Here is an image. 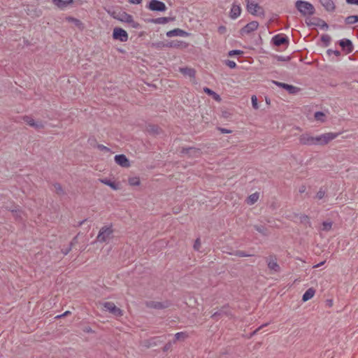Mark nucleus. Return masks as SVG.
Returning <instances> with one entry per match:
<instances>
[{
    "label": "nucleus",
    "mask_w": 358,
    "mask_h": 358,
    "mask_svg": "<svg viewBox=\"0 0 358 358\" xmlns=\"http://www.w3.org/2000/svg\"><path fill=\"white\" fill-rule=\"evenodd\" d=\"M22 120L29 127L36 129H44L45 124L43 121H36L29 115H24L22 117Z\"/></svg>",
    "instance_id": "obj_16"
},
{
    "label": "nucleus",
    "mask_w": 358,
    "mask_h": 358,
    "mask_svg": "<svg viewBox=\"0 0 358 358\" xmlns=\"http://www.w3.org/2000/svg\"><path fill=\"white\" fill-rule=\"evenodd\" d=\"M247 11L254 16L264 17L265 11L262 6L257 2V0H245Z\"/></svg>",
    "instance_id": "obj_3"
},
{
    "label": "nucleus",
    "mask_w": 358,
    "mask_h": 358,
    "mask_svg": "<svg viewBox=\"0 0 358 358\" xmlns=\"http://www.w3.org/2000/svg\"><path fill=\"white\" fill-rule=\"evenodd\" d=\"M216 129L218 130L221 134H231L233 132L232 130H231L229 129L224 128L222 127H217Z\"/></svg>",
    "instance_id": "obj_58"
},
{
    "label": "nucleus",
    "mask_w": 358,
    "mask_h": 358,
    "mask_svg": "<svg viewBox=\"0 0 358 358\" xmlns=\"http://www.w3.org/2000/svg\"><path fill=\"white\" fill-rule=\"evenodd\" d=\"M224 62L231 69H235L237 68L236 63L233 60L226 59Z\"/></svg>",
    "instance_id": "obj_54"
},
{
    "label": "nucleus",
    "mask_w": 358,
    "mask_h": 358,
    "mask_svg": "<svg viewBox=\"0 0 358 358\" xmlns=\"http://www.w3.org/2000/svg\"><path fill=\"white\" fill-rule=\"evenodd\" d=\"M151 47L158 50H162L164 48H168V41H157L155 43H152Z\"/></svg>",
    "instance_id": "obj_42"
},
{
    "label": "nucleus",
    "mask_w": 358,
    "mask_h": 358,
    "mask_svg": "<svg viewBox=\"0 0 358 358\" xmlns=\"http://www.w3.org/2000/svg\"><path fill=\"white\" fill-rule=\"evenodd\" d=\"M189 43L180 40L168 41V48L184 50L187 48Z\"/></svg>",
    "instance_id": "obj_22"
},
{
    "label": "nucleus",
    "mask_w": 358,
    "mask_h": 358,
    "mask_svg": "<svg viewBox=\"0 0 358 358\" xmlns=\"http://www.w3.org/2000/svg\"><path fill=\"white\" fill-rule=\"evenodd\" d=\"M244 54V52L241 50L234 49L229 50L227 53L228 57H235L236 55H243Z\"/></svg>",
    "instance_id": "obj_51"
},
{
    "label": "nucleus",
    "mask_w": 358,
    "mask_h": 358,
    "mask_svg": "<svg viewBox=\"0 0 358 358\" xmlns=\"http://www.w3.org/2000/svg\"><path fill=\"white\" fill-rule=\"evenodd\" d=\"M103 308L113 314L115 317H122L124 311L120 308L117 307L113 302L106 301L103 303Z\"/></svg>",
    "instance_id": "obj_10"
},
{
    "label": "nucleus",
    "mask_w": 358,
    "mask_h": 358,
    "mask_svg": "<svg viewBox=\"0 0 358 358\" xmlns=\"http://www.w3.org/2000/svg\"><path fill=\"white\" fill-rule=\"evenodd\" d=\"M294 217L299 218L300 224L308 227H312V222L310 218L308 215L302 213H294Z\"/></svg>",
    "instance_id": "obj_27"
},
{
    "label": "nucleus",
    "mask_w": 358,
    "mask_h": 358,
    "mask_svg": "<svg viewBox=\"0 0 358 358\" xmlns=\"http://www.w3.org/2000/svg\"><path fill=\"white\" fill-rule=\"evenodd\" d=\"M189 336L187 331H179L174 334V338L172 341L174 343L177 341H185Z\"/></svg>",
    "instance_id": "obj_37"
},
{
    "label": "nucleus",
    "mask_w": 358,
    "mask_h": 358,
    "mask_svg": "<svg viewBox=\"0 0 358 358\" xmlns=\"http://www.w3.org/2000/svg\"><path fill=\"white\" fill-rule=\"evenodd\" d=\"M115 162L122 168H128L131 166L129 159L124 154H118L114 157Z\"/></svg>",
    "instance_id": "obj_18"
},
{
    "label": "nucleus",
    "mask_w": 358,
    "mask_h": 358,
    "mask_svg": "<svg viewBox=\"0 0 358 358\" xmlns=\"http://www.w3.org/2000/svg\"><path fill=\"white\" fill-rule=\"evenodd\" d=\"M327 54L329 56H331V55H334L336 57H339L341 55V52L338 50H332V49H328L327 50Z\"/></svg>",
    "instance_id": "obj_57"
},
{
    "label": "nucleus",
    "mask_w": 358,
    "mask_h": 358,
    "mask_svg": "<svg viewBox=\"0 0 358 358\" xmlns=\"http://www.w3.org/2000/svg\"><path fill=\"white\" fill-rule=\"evenodd\" d=\"M203 91L205 94H206L208 96H210L213 100L215 101L220 103L222 101V98L219 94L213 91L212 89L204 87L203 89Z\"/></svg>",
    "instance_id": "obj_28"
},
{
    "label": "nucleus",
    "mask_w": 358,
    "mask_h": 358,
    "mask_svg": "<svg viewBox=\"0 0 358 358\" xmlns=\"http://www.w3.org/2000/svg\"><path fill=\"white\" fill-rule=\"evenodd\" d=\"M176 17H160L157 18H148L145 21L148 23H152L157 24H165L169 22L174 21Z\"/></svg>",
    "instance_id": "obj_21"
},
{
    "label": "nucleus",
    "mask_w": 358,
    "mask_h": 358,
    "mask_svg": "<svg viewBox=\"0 0 358 358\" xmlns=\"http://www.w3.org/2000/svg\"><path fill=\"white\" fill-rule=\"evenodd\" d=\"M320 41L324 47H328L331 43V38L328 34H323L320 37Z\"/></svg>",
    "instance_id": "obj_46"
},
{
    "label": "nucleus",
    "mask_w": 358,
    "mask_h": 358,
    "mask_svg": "<svg viewBox=\"0 0 358 358\" xmlns=\"http://www.w3.org/2000/svg\"><path fill=\"white\" fill-rule=\"evenodd\" d=\"M201 245V238H200V237H198L195 239L194 245H193L194 250H195L196 252H199Z\"/></svg>",
    "instance_id": "obj_53"
},
{
    "label": "nucleus",
    "mask_w": 358,
    "mask_h": 358,
    "mask_svg": "<svg viewBox=\"0 0 358 358\" xmlns=\"http://www.w3.org/2000/svg\"><path fill=\"white\" fill-rule=\"evenodd\" d=\"M65 20L69 23L73 24L80 31H83L85 28V24L80 20L73 16H66Z\"/></svg>",
    "instance_id": "obj_25"
},
{
    "label": "nucleus",
    "mask_w": 358,
    "mask_h": 358,
    "mask_svg": "<svg viewBox=\"0 0 358 358\" xmlns=\"http://www.w3.org/2000/svg\"><path fill=\"white\" fill-rule=\"evenodd\" d=\"M235 255L239 257H249L253 256V255L244 250H236Z\"/></svg>",
    "instance_id": "obj_52"
},
{
    "label": "nucleus",
    "mask_w": 358,
    "mask_h": 358,
    "mask_svg": "<svg viewBox=\"0 0 358 358\" xmlns=\"http://www.w3.org/2000/svg\"><path fill=\"white\" fill-rule=\"evenodd\" d=\"M52 3L59 10H64L68 6H72L74 0H51Z\"/></svg>",
    "instance_id": "obj_24"
},
{
    "label": "nucleus",
    "mask_w": 358,
    "mask_h": 358,
    "mask_svg": "<svg viewBox=\"0 0 358 358\" xmlns=\"http://www.w3.org/2000/svg\"><path fill=\"white\" fill-rule=\"evenodd\" d=\"M296 9L303 16H311L315 13L314 6L309 1L305 0H297L295 2Z\"/></svg>",
    "instance_id": "obj_2"
},
{
    "label": "nucleus",
    "mask_w": 358,
    "mask_h": 358,
    "mask_svg": "<svg viewBox=\"0 0 358 358\" xmlns=\"http://www.w3.org/2000/svg\"><path fill=\"white\" fill-rule=\"evenodd\" d=\"M128 21L127 22V24L130 25L132 28L140 29L142 28V25L138 23V22H136L134 20L133 16L131 15L130 17H128Z\"/></svg>",
    "instance_id": "obj_43"
},
{
    "label": "nucleus",
    "mask_w": 358,
    "mask_h": 358,
    "mask_svg": "<svg viewBox=\"0 0 358 358\" xmlns=\"http://www.w3.org/2000/svg\"><path fill=\"white\" fill-rule=\"evenodd\" d=\"M192 35L191 33L187 32L180 28H175L173 29L166 31V36L169 38L180 36V37H188Z\"/></svg>",
    "instance_id": "obj_19"
},
{
    "label": "nucleus",
    "mask_w": 358,
    "mask_h": 358,
    "mask_svg": "<svg viewBox=\"0 0 358 358\" xmlns=\"http://www.w3.org/2000/svg\"><path fill=\"white\" fill-rule=\"evenodd\" d=\"M166 339V336L164 335L160 336H153L149 338L147 341V346L148 348L155 347L159 345L160 343H163Z\"/></svg>",
    "instance_id": "obj_26"
},
{
    "label": "nucleus",
    "mask_w": 358,
    "mask_h": 358,
    "mask_svg": "<svg viewBox=\"0 0 358 358\" xmlns=\"http://www.w3.org/2000/svg\"><path fill=\"white\" fill-rule=\"evenodd\" d=\"M217 310L210 315V318L215 322H217L224 317H229L232 315V312L228 303L223 305L220 308H217Z\"/></svg>",
    "instance_id": "obj_6"
},
{
    "label": "nucleus",
    "mask_w": 358,
    "mask_h": 358,
    "mask_svg": "<svg viewBox=\"0 0 358 358\" xmlns=\"http://www.w3.org/2000/svg\"><path fill=\"white\" fill-rule=\"evenodd\" d=\"M112 38L114 41L127 42L129 39V34L123 28L115 27L113 29Z\"/></svg>",
    "instance_id": "obj_8"
},
{
    "label": "nucleus",
    "mask_w": 358,
    "mask_h": 358,
    "mask_svg": "<svg viewBox=\"0 0 358 358\" xmlns=\"http://www.w3.org/2000/svg\"><path fill=\"white\" fill-rule=\"evenodd\" d=\"M333 225V222L331 220H324L322 222V230L324 231H329Z\"/></svg>",
    "instance_id": "obj_49"
},
{
    "label": "nucleus",
    "mask_w": 358,
    "mask_h": 358,
    "mask_svg": "<svg viewBox=\"0 0 358 358\" xmlns=\"http://www.w3.org/2000/svg\"><path fill=\"white\" fill-rule=\"evenodd\" d=\"M101 182L105 185L108 186L113 190H118L120 189V185L116 181L112 180L111 179L105 178L100 180Z\"/></svg>",
    "instance_id": "obj_30"
},
{
    "label": "nucleus",
    "mask_w": 358,
    "mask_h": 358,
    "mask_svg": "<svg viewBox=\"0 0 358 358\" xmlns=\"http://www.w3.org/2000/svg\"><path fill=\"white\" fill-rule=\"evenodd\" d=\"M314 118L316 121L322 123L325 122L327 120L326 114L321 110L315 112Z\"/></svg>",
    "instance_id": "obj_41"
},
{
    "label": "nucleus",
    "mask_w": 358,
    "mask_h": 358,
    "mask_svg": "<svg viewBox=\"0 0 358 358\" xmlns=\"http://www.w3.org/2000/svg\"><path fill=\"white\" fill-rule=\"evenodd\" d=\"M173 344H175L172 341H169L162 348L163 352H167L172 348Z\"/></svg>",
    "instance_id": "obj_56"
},
{
    "label": "nucleus",
    "mask_w": 358,
    "mask_h": 358,
    "mask_svg": "<svg viewBox=\"0 0 358 358\" xmlns=\"http://www.w3.org/2000/svg\"><path fill=\"white\" fill-rule=\"evenodd\" d=\"M267 266L273 273H279L281 271L280 265L277 262V257L274 255H269L266 259Z\"/></svg>",
    "instance_id": "obj_15"
},
{
    "label": "nucleus",
    "mask_w": 358,
    "mask_h": 358,
    "mask_svg": "<svg viewBox=\"0 0 358 358\" xmlns=\"http://www.w3.org/2000/svg\"><path fill=\"white\" fill-rule=\"evenodd\" d=\"M327 12H334L336 9V6L333 0H318Z\"/></svg>",
    "instance_id": "obj_29"
},
{
    "label": "nucleus",
    "mask_w": 358,
    "mask_h": 358,
    "mask_svg": "<svg viewBox=\"0 0 358 358\" xmlns=\"http://www.w3.org/2000/svg\"><path fill=\"white\" fill-rule=\"evenodd\" d=\"M52 187L55 189V192L59 196L66 195V192L63 188L62 185L58 182H54L52 183Z\"/></svg>",
    "instance_id": "obj_35"
},
{
    "label": "nucleus",
    "mask_w": 358,
    "mask_h": 358,
    "mask_svg": "<svg viewBox=\"0 0 358 358\" xmlns=\"http://www.w3.org/2000/svg\"><path fill=\"white\" fill-rule=\"evenodd\" d=\"M146 131L150 136H156L163 132V130L157 125L152 123L146 126Z\"/></svg>",
    "instance_id": "obj_23"
},
{
    "label": "nucleus",
    "mask_w": 358,
    "mask_h": 358,
    "mask_svg": "<svg viewBox=\"0 0 358 358\" xmlns=\"http://www.w3.org/2000/svg\"><path fill=\"white\" fill-rule=\"evenodd\" d=\"M259 26V24L257 21H251L239 30V34L242 36H243L245 34H250L254 31L257 30Z\"/></svg>",
    "instance_id": "obj_13"
},
{
    "label": "nucleus",
    "mask_w": 358,
    "mask_h": 358,
    "mask_svg": "<svg viewBox=\"0 0 358 358\" xmlns=\"http://www.w3.org/2000/svg\"><path fill=\"white\" fill-rule=\"evenodd\" d=\"M242 13V8L241 4L236 1H234L231 4V9L229 10V16L231 20L237 19Z\"/></svg>",
    "instance_id": "obj_17"
},
{
    "label": "nucleus",
    "mask_w": 358,
    "mask_h": 358,
    "mask_svg": "<svg viewBox=\"0 0 358 358\" xmlns=\"http://www.w3.org/2000/svg\"><path fill=\"white\" fill-rule=\"evenodd\" d=\"M114 229L113 224L102 227L96 238V241L99 243H108L109 240L113 238Z\"/></svg>",
    "instance_id": "obj_1"
},
{
    "label": "nucleus",
    "mask_w": 358,
    "mask_h": 358,
    "mask_svg": "<svg viewBox=\"0 0 358 358\" xmlns=\"http://www.w3.org/2000/svg\"><path fill=\"white\" fill-rule=\"evenodd\" d=\"M271 56L278 62H289L292 59V55L282 56L275 54H271Z\"/></svg>",
    "instance_id": "obj_44"
},
{
    "label": "nucleus",
    "mask_w": 358,
    "mask_h": 358,
    "mask_svg": "<svg viewBox=\"0 0 358 358\" xmlns=\"http://www.w3.org/2000/svg\"><path fill=\"white\" fill-rule=\"evenodd\" d=\"M284 90L287 91L289 94L292 95L298 94L301 90L299 87L288 83H287L285 88Z\"/></svg>",
    "instance_id": "obj_40"
},
{
    "label": "nucleus",
    "mask_w": 358,
    "mask_h": 358,
    "mask_svg": "<svg viewBox=\"0 0 358 358\" xmlns=\"http://www.w3.org/2000/svg\"><path fill=\"white\" fill-rule=\"evenodd\" d=\"M180 157H187V158L194 159L200 157L202 155L201 148L193 146H183L179 150Z\"/></svg>",
    "instance_id": "obj_5"
},
{
    "label": "nucleus",
    "mask_w": 358,
    "mask_h": 358,
    "mask_svg": "<svg viewBox=\"0 0 358 358\" xmlns=\"http://www.w3.org/2000/svg\"><path fill=\"white\" fill-rule=\"evenodd\" d=\"M179 71L184 76H187L190 78H194L196 76V70L194 68L184 66L180 67Z\"/></svg>",
    "instance_id": "obj_31"
},
{
    "label": "nucleus",
    "mask_w": 358,
    "mask_h": 358,
    "mask_svg": "<svg viewBox=\"0 0 358 358\" xmlns=\"http://www.w3.org/2000/svg\"><path fill=\"white\" fill-rule=\"evenodd\" d=\"M259 198V193L258 192H256L252 193V194L249 195L246 198L245 203L249 206L254 205L256 202H257Z\"/></svg>",
    "instance_id": "obj_36"
},
{
    "label": "nucleus",
    "mask_w": 358,
    "mask_h": 358,
    "mask_svg": "<svg viewBox=\"0 0 358 358\" xmlns=\"http://www.w3.org/2000/svg\"><path fill=\"white\" fill-rule=\"evenodd\" d=\"M272 83L273 85H275V86H277L281 89H283V90L285 88V86L287 85V83H282V82L277 81V80H272Z\"/></svg>",
    "instance_id": "obj_60"
},
{
    "label": "nucleus",
    "mask_w": 358,
    "mask_h": 358,
    "mask_svg": "<svg viewBox=\"0 0 358 358\" xmlns=\"http://www.w3.org/2000/svg\"><path fill=\"white\" fill-rule=\"evenodd\" d=\"M313 20L316 21V27H319L321 29L327 30L329 27V24L322 19L315 17Z\"/></svg>",
    "instance_id": "obj_39"
},
{
    "label": "nucleus",
    "mask_w": 358,
    "mask_h": 358,
    "mask_svg": "<svg viewBox=\"0 0 358 358\" xmlns=\"http://www.w3.org/2000/svg\"><path fill=\"white\" fill-rule=\"evenodd\" d=\"M316 290L313 287L308 288L302 295L301 301L306 302L310 300L315 296Z\"/></svg>",
    "instance_id": "obj_33"
},
{
    "label": "nucleus",
    "mask_w": 358,
    "mask_h": 358,
    "mask_svg": "<svg viewBox=\"0 0 358 358\" xmlns=\"http://www.w3.org/2000/svg\"><path fill=\"white\" fill-rule=\"evenodd\" d=\"M128 183L130 186H139L141 180L138 176H132L128 178Z\"/></svg>",
    "instance_id": "obj_48"
},
{
    "label": "nucleus",
    "mask_w": 358,
    "mask_h": 358,
    "mask_svg": "<svg viewBox=\"0 0 358 358\" xmlns=\"http://www.w3.org/2000/svg\"><path fill=\"white\" fill-rule=\"evenodd\" d=\"M251 101L252 107L255 109H257L259 108V105L257 96L255 95H253L251 98Z\"/></svg>",
    "instance_id": "obj_59"
},
{
    "label": "nucleus",
    "mask_w": 358,
    "mask_h": 358,
    "mask_svg": "<svg viewBox=\"0 0 358 358\" xmlns=\"http://www.w3.org/2000/svg\"><path fill=\"white\" fill-rule=\"evenodd\" d=\"M340 134L341 132H329L313 136L314 145L324 146L327 145L330 141L338 137Z\"/></svg>",
    "instance_id": "obj_4"
},
{
    "label": "nucleus",
    "mask_w": 358,
    "mask_h": 358,
    "mask_svg": "<svg viewBox=\"0 0 358 358\" xmlns=\"http://www.w3.org/2000/svg\"><path fill=\"white\" fill-rule=\"evenodd\" d=\"M87 143L90 147H92L93 148H96L97 145H99V144L97 143L96 138L95 137L94 135H90L88 137Z\"/></svg>",
    "instance_id": "obj_50"
},
{
    "label": "nucleus",
    "mask_w": 358,
    "mask_h": 358,
    "mask_svg": "<svg viewBox=\"0 0 358 358\" xmlns=\"http://www.w3.org/2000/svg\"><path fill=\"white\" fill-rule=\"evenodd\" d=\"M108 13L113 19H115L121 22L124 23H127V22L128 21V17H130L131 15L127 12L120 10H108Z\"/></svg>",
    "instance_id": "obj_11"
},
{
    "label": "nucleus",
    "mask_w": 358,
    "mask_h": 358,
    "mask_svg": "<svg viewBox=\"0 0 358 358\" xmlns=\"http://www.w3.org/2000/svg\"><path fill=\"white\" fill-rule=\"evenodd\" d=\"M270 43L273 47L285 45L287 48L289 45V38L285 34H277L271 38Z\"/></svg>",
    "instance_id": "obj_7"
},
{
    "label": "nucleus",
    "mask_w": 358,
    "mask_h": 358,
    "mask_svg": "<svg viewBox=\"0 0 358 358\" xmlns=\"http://www.w3.org/2000/svg\"><path fill=\"white\" fill-rule=\"evenodd\" d=\"M145 305L149 308L163 310L169 308L171 306V302L169 300L164 301H146Z\"/></svg>",
    "instance_id": "obj_12"
},
{
    "label": "nucleus",
    "mask_w": 358,
    "mask_h": 358,
    "mask_svg": "<svg viewBox=\"0 0 358 358\" xmlns=\"http://www.w3.org/2000/svg\"><path fill=\"white\" fill-rule=\"evenodd\" d=\"M217 32L221 35L225 34L227 32V27L224 25H220L217 28Z\"/></svg>",
    "instance_id": "obj_63"
},
{
    "label": "nucleus",
    "mask_w": 358,
    "mask_h": 358,
    "mask_svg": "<svg viewBox=\"0 0 358 358\" xmlns=\"http://www.w3.org/2000/svg\"><path fill=\"white\" fill-rule=\"evenodd\" d=\"M327 188L324 187H321L319 189V191L316 193L315 196V199H317L318 200H321L324 198V196L327 195Z\"/></svg>",
    "instance_id": "obj_47"
},
{
    "label": "nucleus",
    "mask_w": 358,
    "mask_h": 358,
    "mask_svg": "<svg viewBox=\"0 0 358 358\" xmlns=\"http://www.w3.org/2000/svg\"><path fill=\"white\" fill-rule=\"evenodd\" d=\"M80 327L83 332L86 334H96V331L90 326V322L82 320L80 323Z\"/></svg>",
    "instance_id": "obj_34"
},
{
    "label": "nucleus",
    "mask_w": 358,
    "mask_h": 358,
    "mask_svg": "<svg viewBox=\"0 0 358 358\" xmlns=\"http://www.w3.org/2000/svg\"><path fill=\"white\" fill-rule=\"evenodd\" d=\"M146 8L155 12L164 13L167 10V7L164 2L159 0H150L148 2Z\"/></svg>",
    "instance_id": "obj_9"
},
{
    "label": "nucleus",
    "mask_w": 358,
    "mask_h": 358,
    "mask_svg": "<svg viewBox=\"0 0 358 358\" xmlns=\"http://www.w3.org/2000/svg\"><path fill=\"white\" fill-rule=\"evenodd\" d=\"M96 148L99 150H100L101 152H106V153H111V152H113L110 148H109L107 146H105L103 144H99V145H97Z\"/></svg>",
    "instance_id": "obj_55"
},
{
    "label": "nucleus",
    "mask_w": 358,
    "mask_h": 358,
    "mask_svg": "<svg viewBox=\"0 0 358 358\" xmlns=\"http://www.w3.org/2000/svg\"><path fill=\"white\" fill-rule=\"evenodd\" d=\"M253 228L255 231H257L264 236H268L269 234L268 230L264 225L255 224L253 226Z\"/></svg>",
    "instance_id": "obj_38"
},
{
    "label": "nucleus",
    "mask_w": 358,
    "mask_h": 358,
    "mask_svg": "<svg viewBox=\"0 0 358 358\" xmlns=\"http://www.w3.org/2000/svg\"><path fill=\"white\" fill-rule=\"evenodd\" d=\"M17 208H20V206L13 203L10 206H7L6 209V210L10 212V210H17Z\"/></svg>",
    "instance_id": "obj_64"
},
{
    "label": "nucleus",
    "mask_w": 358,
    "mask_h": 358,
    "mask_svg": "<svg viewBox=\"0 0 358 358\" xmlns=\"http://www.w3.org/2000/svg\"><path fill=\"white\" fill-rule=\"evenodd\" d=\"M337 44L340 45L342 50L346 54H350L354 50V45L352 41L349 38H342L337 41Z\"/></svg>",
    "instance_id": "obj_14"
},
{
    "label": "nucleus",
    "mask_w": 358,
    "mask_h": 358,
    "mask_svg": "<svg viewBox=\"0 0 358 358\" xmlns=\"http://www.w3.org/2000/svg\"><path fill=\"white\" fill-rule=\"evenodd\" d=\"M346 24H354L358 22V15H349L345 18Z\"/></svg>",
    "instance_id": "obj_45"
},
{
    "label": "nucleus",
    "mask_w": 358,
    "mask_h": 358,
    "mask_svg": "<svg viewBox=\"0 0 358 358\" xmlns=\"http://www.w3.org/2000/svg\"><path fill=\"white\" fill-rule=\"evenodd\" d=\"M10 213L14 218V220L17 222H23L22 215L24 214L22 208H17V210H10Z\"/></svg>",
    "instance_id": "obj_32"
},
{
    "label": "nucleus",
    "mask_w": 358,
    "mask_h": 358,
    "mask_svg": "<svg viewBox=\"0 0 358 358\" xmlns=\"http://www.w3.org/2000/svg\"><path fill=\"white\" fill-rule=\"evenodd\" d=\"M299 144L301 145L313 146L314 145L313 136L310 133L302 134L299 138Z\"/></svg>",
    "instance_id": "obj_20"
},
{
    "label": "nucleus",
    "mask_w": 358,
    "mask_h": 358,
    "mask_svg": "<svg viewBox=\"0 0 358 358\" xmlns=\"http://www.w3.org/2000/svg\"><path fill=\"white\" fill-rule=\"evenodd\" d=\"M306 186L305 185H301L299 188V192L300 194L306 193V196L309 197V193L306 192Z\"/></svg>",
    "instance_id": "obj_62"
},
{
    "label": "nucleus",
    "mask_w": 358,
    "mask_h": 358,
    "mask_svg": "<svg viewBox=\"0 0 358 358\" xmlns=\"http://www.w3.org/2000/svg\"><path fill=\"white\" fill-rule=\"evenodd\" d=\"M70 315H71V312L70 310H66L62 314H60V315H58L55 316V319H56V320L61 319V318L67 317V316H69Z\"/></svg>",
    "instance_id": "obj_61"
}]
</instances>
